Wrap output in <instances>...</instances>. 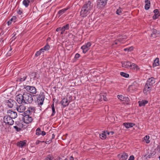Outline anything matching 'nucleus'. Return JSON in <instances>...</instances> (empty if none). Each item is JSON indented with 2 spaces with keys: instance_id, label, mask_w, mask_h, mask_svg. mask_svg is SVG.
<instances>
[{
  "instance_id": "obj_51",
  "label": "nucleus",
  "mask_w": 160,
  "mask_h": 160,
  "mask_svg": "<svg viewBox=\"0 0 160 160\" xmlns=\"http://www.w3.org/2000/svg\"><path fill=\"white\" fill-rule=\"evenodd\" d=\"M80 57V55L78 53H77L76 54L75 58H79Z\"/></svg>"
},
{
  "instance_id": "obj_48",
  "label": "nucleus",
  "mask_w": 160,
  "mask_h": 160,
  "mask_svg": "<svg viewBox=\"0 0 160 160\" xmlns=\"http://www.w3.org/2000/svg\"><path fill=\"white\" fill-rule=\"evenodd\" d=\"M17 12L18 14L21 15L22 13V11L20 9H19L17 10Z\"/></svg>"
},
{
  "instance_id": "obj_58",
  "label": "nucleus",
  "mask_w": 160,
  "mask_h": 160,
  "mask_svg": "<svg viewBox=\"0 0 160 160\" xmlns=\"http://www.w3.org/2000/svg\"><path fill=\"white\" fill-rule=\"evenodd\" d=\"M11 51V50H10L8 52V53L7 54V55L8 56H9L10 55V52Z\"/></svg>"
},
{
  "instance_id": "obj_19",
  "label": "nucleus",
  "mask_w": 160,
  "mask_h": 160,
  "mask_svg": "<svg viewBox=\"0 0 160 160\" xmlns=\"http://www.w3.org/2000/svg\"><path fill=\"white\" fill-rule=\"evenodd\" d=\"M158 35L157 30L154 29L152 30V33L151 34V37L153 38L157 37Z\"/></svg>"
},
{
  "instance_id": "obj_22",
  "label": "nucleus",
  "mask_w": 160,
  "mask_h": 160,
  "mask_svg": "<svg viewBox=\"0 0 160 160\" xmlns=\"http://www.w3.org/2000/svg\"><path fill=\"white\" fill-rule=\"evenodd\" d=\"M139 106L140 107L144 106L146 104L148 103V101L147 100H142V101H139L138 102Z\"/></svg>"
},
{
  "instance_id": "obj_32",
  "label": "nucleus",
  "mask_w": 160,
  "mask_h": 160,
  "mask_svg": "<svg viewBox=\"0 0 160 160\" xmlns=\"http://www.w3.org/2000/svg\"><path fill=\"white\" fill-rule=\"evenodd\" d=\"M62 31H65L66 30H68L69 29V24H67L66 25L62 27Z\"/></svg>"
},
{
  "instance_id": "obj_4",
  "label": "nucleus",
  "mask_w": 160,
  "mask_h": 160,
  "mask_svg": "<svg viewBox=\"0 0 160 160\" xmlns=\"http://www.w3.org/2000/svg\"><path fill=\"white\" fill-rule=\"evenodd\" d=\"M45 99V96L43 93H40L37 97V102L38 105H42L43 104Z\"/></svg>"
},
{
  "instance_id": "obj_7",
  "label": "nucleus",
  "mask_w": 160,
  "mask_h": 160,
  "mask_svg": "<svg viewBox=\"0 0 160 160\" xmlns=\"http://www.w3.org/2000/svg\"><path fill=\"white\" fill-rule=\"evenodd\" d=\"M91 45V43L88 42L86 44L81 47V49L84 53H85L90 49Z\"/></svg>"
},
{
  "instance_id": "obj_64",
  "label": "nucleus",
  "mask_w": 160,
  "mask_h": 160,
  "mask_svg": "<svg viewBox=\"0 0 160 160\" xmlns=\"http://www.w3.org/2000/svg\"><path fill=\"white\" fill-rule=\"evenodd\" d=\"M51 107H52V109L53 108H54V104L53 103L52 104Z\"/></svg>"
},
{
  "instance_id": "obj_17",
  "label": "nucleus",
  "mask_w": 160,
  "mask_h": 160,
  "mask_svg": "<svg viewBox=\"0 0 160 160\" xmlns=\"http://www.w3.org/2000/svg\"><path fill=\"white\" fill-rule=\"evenodd\" d=\"M155 81L154 78L152 77L149 78L148 80L147 81L146 83L147 84H148L149 85L152 86L153 84L154 83Z\"/></svg>"
},
{
  "instance_id": "obj_39",
  "label": "nucleus",
  "mask_w": 160,
  "mask_h": 160,
  "mask_svg": "<svg viewBox=\"0 0 160 160\" xmlns=\"http://www.w3.org/2000/svg\"><path fill=\"white\" fill-rule=\"evenodd\" d=\"M153 12L154 13V15H160L159 11L158 9H156L154 10Z\"/></svg>"
},
{
  "instance_id": "obj_14",
  "label": "nucleus",
  "mask_w": 160,
  "mask_h": 160,
  "mask_svg": "<svg viewBox=\"0 0 160 160\" xmlns=\"http://www.w3.org/2000/svg\"><path fill=\"white\" fill-rule=\"evenodd\" d=\"M70 101H68L67 98H64L61 101V103L64 107L68 106Z\"/></svg>"
},
{
  "instance_id": "obj_29",
  "label": "nucleus",
  "mask_w": 160,
  "mask_h": 160,
  "mask_svg": "<svg viewBox=\"0 0 160 160\" xmlns=\"http://www.w3.org/2000/svg\"><path fill=\"white\" fill-rule=\"evenodd\" d=\"M67 9H68L66 8H64L58 12V14L59 16H60L64 13Z\"/></svg>"
},
{
  "instance_id": "obj_50",
  "label": "nucleus",
  "mask_w": 160,
  "mask_h": 160,
  "mask_svg": "<svg viewBox=\"0 0 160 160\" xmlns=\"http://www.w3.org/2000/svg\"><path fill=\"white\" fill-rule=\"evenodd\" d=\"M60 30L62 31V27H60L57 28L56 30V31L57 32H58Z\"/></svg>"
},
{
  "instance_id": "obj_40",
  "label": "nucleus",
  "mask_w": 160,
  "mask_h": 160,
  "mask_svg": "<svg viewBox=\"0 0 160 160\" xmlns=\"http://www.w3.org/2000/svg\"><path fill=\"white\" fill-rule=\"evenodd\" d=\"M15 129L16 131L17 132H19L21 130V129L20 128H18L17 126H14L13 127Z\"/></svg>"
},
{
  "instance_id": "obj_60",
  "label": "nucleus",
  "mask_w": 160,
  "mask_h": 160,
  "mask_svg": "<svg viewBox=\"0 0 160 160\" xmlns=\"http://www.w3.org/2000/svg\"><path fill=\"white\" fill-rule=\"evenodd\" d=\"M114 133V132H110V135H112Z\"/></svg>"
},
{
  "instance_id": "obj_52",
  "label": "nucleus",
  "mask_w": 160,
  "mask_h": 160,
  "mask_svg": "<svg viewBox=\"0 0 160 160\" xmlns=\"http://www.w3.org/2000/svg\"><path fill=\"white\" fill-rule=\"evenodd\" d=\"M16 18L15 16H13L11 19L12 20V21H13V22H15L16 19Z\"/></svg>"
},
{
  "instance_id": "obj_15",
  "label": "nucleus",
  "mask_w": 160,
  "mask_h": 160,
  "mask_svg": "<svg viewBox=\"0 0 160 160\" xmlns=\"http://www.w3.org/2000/svg\"><path fill=\"white\" fill-rule=\"evenodd\" d=\"M118 98L121 101L125 102H128L129 100V98L128 97H124L122 95H118Z\"/></svg>"
},
{
  "instance_id": "obj_41",
  "label": "nucleus",
  "mask_w": 160,
  "mask_h": 160,
  "mask_svg": "<svg viewBox=\"0 0 160 160\" xmlns=\"http://www.w3.org/2000/svg\"><path fill=\"white\" fill-rule=\"evenodd\" d=\"M52 113L51 116H53L56 113L55 108H53L52 109Z\"/></svg>"
},
{
  "instance_id": "obj_9",
  "label": "nucleus",
  "mask_w": 160,
  "mask_h": 160,
  "mask_svg": "<svg viewBox=\"0 0 160 160\" xmlns=\"http://www.w3.org/2000/svg\"><path fill=\"white\" fill-rule=\"evenodd\" d=\"M108 0H98L97 4L98 8H103L106 5Z\"/></svg>"
},
{
  "instance_id": "obj_54",
  "label": "nucleus",
  "mask_w": 160,
  "mask_h": 160,
  "mask_svg": "<svg viewBox=\"0 0 160 160\" xmlns=\"http://www.w3.org/2000/svg\"><path fill=\"white\" fill-rule=\"evenodd\" d=\"M104 133H105L106 135V136L108 135H110V132H108L107 131H104Z\"/></svg>"
},
{
  "instance_id": "obj_18",
  "label": "nucleus",
  "mask_w": 160,
  "mask_h": 160,
  "mask_svg": "<svg viewBox=\"0 0 160 160\" xmlns=\"http://www.w3.org/2000/svg\"><path fill=\"white\" fill-rule=\"evenodd\" d=\"M26 145V142L25 141H20L17 143V145L19 147H22Z\"/></svg>"
},
{
  "instance_id": "obj_2",
  "label": "nucleus",
  "mask_w": 160,
  "mask_h": 160,
  "mask_svg": "<svg viewBox=\"0 0 160 160\" xmlns=\"http://www.w3.org/2000/svg\"><path fill=\"white\" fill-rule=\"evenodd\" d=\"M3 121L6 124L9 125H12L14 122L13 119L7 115L4 117Z\"/></svg>"
},
{
  "instance_id": "obj_44",
  "label": "nucleus",
  "mask_w": 160,
  "mask_h": 160,
  "mask_svg": "<svg viewBox=\"0 0 160 160\" xmlns=\"http://www.w3.org/2000/svg\"><path fill=\"white\" fill-rule=\"evenodd\" d=\"M159 16V15H154V16H153V18L154 19H156L158 18V17Z\"/></svg>"
},
{
  "instance_id": "obj_10",
  "label": "nucleus",
  "mask_w": 160,
  "mask_h": 160,
  "mask_svg": "<svg viewBox=\"0 0 160 160\" xmlns=\"http://www.w3.org/2000/svg\"><path fill=\"white\" fill-rule=\"evenodd\" d=\"M7 113L8 114L7 115L12 119L15 118L17 116V112L11 110H8Z\"/></svg>"
},
{
  "instance_id": "obj_62",
  "label": "nucleus",
  "mask_w": 160,
  "mask_h": 160,
  "mask_svg": "<svg viewBox=\"0 0 160 160\" xmlns=\"http://www.w3.org/2000/svg\"><path fill=\"white\" fill-rule=\"evenodd\" d=\"M124 51H129L128 48L124 49Z\"/></svg>"
},
{
  "instance_id": "obj_37",
  "label": "nucleus",
  "mask_w": 160,
  "mask_h": 160,
  "mask_svg": "<svg viewBox=\"0 0 160 160\" xmlns=\"http://www.w3.org/2000/svg\"><path fill=\"white\" fill-rule=\"evenodd\" d=\"M150 137H149V136H146L144 137V140L146 141V142L147 143H149V142H150V141H148V139H149Z\"/></svg>"
},
{
  "instance_id": "obj_53",
  "label": "nucleus",
  "mask_w": 160,
  "mask_h": 160,
  "mask_svg": "<svg viewBox=\"0 0 160 160\" xmlns=\"http://www.w3.org/2000/svg\"><path fill=\"white\" fill-rule=\"evenodd\" d=\"M104 95H103L102 94H101L100 95V99H99V100L100 101H102V99H103V97L102 96H104Z\"/></svg>"
},
{
  "instance_id": "obj_27",
  "label": "nucleus",
  "mask_w": 160,
  "mask_h": 160,
  "mask_svg": "<svg viewBox=\"0 0 160 160\" xmlns=\"http://www.w3.org/2000/svg\"><path fill=\"white\" fill-rule=\"evenodd\" d=\"M27 76H26V75H25L22 77H20L18 78L17 79V81H19V82H22L24 81L27 78Z\"/></svg>"
},
{
  "instance_id": "obj_34",
  "label": "nucleus",
  "mask_w": 160,
  "mask_h": 160,
  "mask_svg": "<svg viewBox=\"0 0 160 160\" xmlns=\"http://www.w3.org/2000/svg\"><path fill=\"white\" fill-rule=\"evenodd\" d=\"M120 75L124 77L125 78H128L129 77V75L128 74L125 73L123 72H120Z\"/></svg>"
},
{
  "instance_id": "obj_24",
  "label": "nucleus",
  "mask_w": 160,
  "mask_h": 160,
  "mask_svg": "<svg viewBox=\"0 0 160 160\" xmlns=\"http://www.w3.org/2000/svg\"><path fill=\"white\" fill-rule=\"evenodd\" d=\"M128 156L127 153L123 152L120 158V160H126L128 158Z\"/></svg>"
},
{
  "instance_id": "obj_23",
  "label": "nucleus",
  "mask_w": 160,
  "mask_h": 160,
  "mask_svg": "<svg viewBox=\"0 0 160 160\" xmlns=\"http://www.w3.org/2000/svg\"><path fill=\"white\" fill-rule=\"evenodd\" d=\"M159 65V58H157L154 60L153 63V67L158 66Z\"/></svg>"
},
{
  "instance_id": "obj_1",
  "label": "nucleus",
  "mask_w": 160,
  "mask_h": 160,
  "mask_svg": "<svg viewBox=\"0 0 160 160\" xmlns=\"http://www.w3.org/2000/svg\"><path fill=\"white\" fill-rule=\"evenodd\" d=\"M15 99L19 104L30 103L33 101L32 96L27 92H24L23 94H19L17 95Z\"/></svg>"
},
{
  "instance_id": "obj_42",
  "label": "nucleus",
  "mask_w": 160,
  "mask_h": 160,
  "mask_svg": "<svg viewBox=\"0 0 160 160\" xmlns=\"http://www.w3.org/2000/svg\"><path fill=\"white\" fill-rule=\"evenodd\" d=\"M121 12V10L120 9H117L116 12V13L118 15H120Z\"/></svg>"
},
{
  "instance_id": "obj_12",
  "label": "nucleus",
  "mask_w": 160,
  "mask_h": 160,
  "mask_svg": "<svg viewBox=\"0 0 160 160\" xmlns=\"http://www.w3.org/2000/svg\"><path fill=\"white\" fill-rule=\"evenodd\" d=\"M26 109V107L23 105H20L17 107V111L20 112H24Z\"/></svg>"
},
{
  "instance_id": "obj_3",
  "label": "nucleus",
  "mask_w": 160,
  "mask_h": 160,
  "mask_svg": "<svg viewBox=\"0 0 160 160\" xmlns=\"http://www.w3.org/2000/svg\"><path fill=\"white\" fill-rule=\"evenodd\" d=\"M24 88L27 91L33 94H36L37 92V89L36 88L32 86H24Z\"/></svg>"
},
{
  "instance_id": "obj_43",
  "label": "nucleus",
  "mask_w": 160,
  "mask_h": 160,
  "mask_svg": "<svg viewBox=\"0 0 160 160\" xmlns=\"http://www.w3.org/2000/svg\"><path fill=\"white\" fill-rule=\"evenodd\" d=\"M41 53V51L39 50L37 51L36 53L35 54V56L36 57H38L39 56Z\"/></svg>"
},
{
  "instance_id": "obj_33",
  "label": "nucleus",
  "mask_w": 160,
  "mask_h": 160,
  "mask_svg": "<svg viewBox=\"0 0 160 160\" xmlns=\"http://www.w3.org/2000/svg\"><path fill=\"white\" fill-rule=\"evenodd\" d=\"M100 137L102 139H105L106 137V135L105 133H104V131L101 134H100Z\"/></svg>"
},
{
  "instance_id": "obj_26",
  "label": "nucleus",
  "mask_w": 160,
  "mask_h": 160,
  "mask_svg": "<svg viewBox=\"0 0 160 160\" xmlns=\"http://www.w3.org/2000/svg\"><path fill=\"white\" fill-rule=\"evenodd\" d=\"M145 3H146V4L145 6V8L146 10H148L150 8V2L148 0H145Z\"/></svg>"
},
{
  "instance_id": "obj_63",
  "label": "nucleus",
  "mask_w": 160,
  "mask_h": 160,
  "mask_svg": "<svg viewBox=\"0 0 160 160\" xmlns=\"http://www.w3.org/2000/svg\"><path fill=\"white\" fill-rule=\"evenodd\" d=\"M69 160H73V158L72 156L70 157Z\"/></svg>"
},
{
  "instance_id": "obj_5",
  "label": "nucleus",
  "mask_w": 160,
  "mask_h": 160,
  "mask_svg": "<svg viewBox=\"0 0 160 160\" xmlns=\"http://www.w3.org/2000/svg\"><path fill=\"white\" fill-rule=\"evenodd\" d=\"M90 12L82 6L80 12V15L82 17H86L90 13Z\"/></svg>"
},
{
  "instance_id": "obj_30",
  "label": "nucleus",
  "mask_w": 160,
  "mask_h": 160,
  "mask_svg": "<svg viewBox=\"0 0 160 160\" xmlns=\"http://www.w3.org/2000/svg\"><path fill=\"white\" fill-rule=\"evenodd\" d=\"M29 2V0H24L23 2V4L27 7L28 6Z\"/></svg>"
},
{
  "instance_id": "obj_36",
  "label": "nucleus",
  "mask_w": 160,
  "mask_h": 160,
  "mask_svg": "<svg viewBox=\"0 0 160 160\" xmlns=\"http://www.w3.org/2000/svg\"><path fill=\"white\" fill-rule=\"evenodd\" d=\"M41 131L40 128H38L36 130V134L38 135H40L41 134Z\"/></svg>"
},
{
  "instance_id": "obj_16",
  "label": "nucleus",
  "mask_w": 160,
  "mask_h": 160,
  "mask_svg": "<svg viewBox=\"0 0 160 160\" xmlns=\"http://www.w3.org/2000/svg\"><path fill=\"white\" fill-rule=\"evenodd\" d=\"M131 62L128 61H123L122 62V66L123 67L129 68Z\"/></svg>"
},
{
  "instance_id": "obj_11",
  "label": "nucleus",
  "mask_w": 160,
  "mask_h": 160,
  "mask_svg": "<svg viewBox=\"0 0 160 160\" xmlns=\"http://www.w3.org/2000/svg\"><path fill=\"white\" fill-rule=\"evenodd\" d=\"M32 120L31 117L29 116L28 114L25 115L23 118V122L26 123H29L31 122Z\"/></svg>"
},
{
  "instance_id": "obj_56",
  "label": "nucleus",
  "mask_w": 160,
  "mask_h": 160,
  "mask_svg": "<svg viewBox=\"0 0 160 160\" xmlns=\"http://www.w3.org/2000/svg\"><path fill=\"white\" fill-rule=\"evenodd\" d=\"M41 132H42V136H44V135H46V132L45 131H42Z\"/></svg>"
},
{
  "instance_id": "obj_47",
  "label": "nucleus",
  "mask_w": 160,
  "mask_h": 160,
  "mask_svg": "<svg viewBox=\"0 0 160 160\" xmlns=\"http://www.w3.org/2000/svg\"><path fill=\"white\" fill-rule=\"evenodd\" d=\"M134 158L133 156L132 155L130 157L129 159L128 160H134Z\"/></svg>"
},
{
  "instance_id": "obj_25",
  "label": "nucleus",
  "mask_w": 160,
  "mask_h": 160,
  "mask_svg": "<svg viewBox=\"0 0 160 160\" xmlns=\"http://www.w3.org/2000/svg\"><path fill=\"white\" fill-rule=\"evenodd\" d=\"M129 68L133 70H137L138 68V66L134 63H131L130 66Z\"/></svg>"
},
{
  "instance_id": "obj_61",
  "label": "nucleus",
  "mask_w": 160,
  "mask_h": 160,
  "mask_svg": "<svg viewBox=\"0 0 160 160\" xmlns=\"http://www.w3.org/2000/svg\"><path fill=\"white\" fill-rule=\"evenodd\" d=\"M54 138H55V135H54V134H53L52 135V139H54Z\"/></svg>"
},
{
  "instance_id": "obj_35",
  "label": "nucleus",
  "mask_w": 160,
  "mask_h": 160,
  "mask_svg": "<svg viewBox=\"0 0 160 160\" xmlns=\"http://www.w3.org/2000/svg\"><path fill=\"white\" fill-rule=\"evenodd\" d=\"M53 158L50 155H49L45 158L44 160H52Z\"/></svg>"
},
{
  "instance_id": "obj_31",
  "label": "nucleus",
  "mask_w": 160,
  "mask_h": 160,
  "mask_svg": "<svg viewBox=\"0 0 160 160\" xmlns=\"http://www.w3.org/2000/svg\"><path fill=\"white\" fill-rule=\"evenodd\" d=\"M50 48V46L47 44L43 48L41 49V50H44L45 51H48Z\"/></svg>"
},
{
  "instance_id": "obj_59",
  "label": "nucleus",
  "mask_w": 160,
  "mask_h": 160,
  "mask_svg": "<svg viewBox=\"0 0 160 160\" xmlns=\"http://www.w3.org/2000/svg\"><path fill=\"white\" fill-rule=\"evenodd\" d=\"M13 35L12 37V38H13L14 39H15L16 38V37H15L16 34H14V33H13Z\"/></svg>"
},
{
  "instance_id": "obj_21",
  "label": "nucleus",
  "mask_w": 160,
  "mask_h": 160,
  "mask_svg": "<svg viewBox=\"0 0 160 160\" xmlns=\"http://www.w3.org/2000/svg\"><path fill=\"white\" fill-rule=\"evenodd\" d=\"M152 88V86H149L148 84H147V83H146L145 86V88L144 90V92H146L147 91H149L151 90Z\"/></svg>"
},
{
  "instance_id": "obj_13",
  "label": "nucleus",
  "mask_w": 160,
  "mask_h": 160,
  "mask_svg": "<svg viewBox=\"0 0 160 160\" xmlns=\"http://www.w3.org/2000/svg\"><path fill=\"white\" fill-rule=\"evenodd\" d=\"M35 111V108L32 106H30L28 108V109L25 112L26 114H31L34 113Z\"/></svg>"
},
{
  "instance_id": "obj_20",
  "label": "nucleus",
  "mask_w": 160,
  "mask_h": 160,
  "mask_svg": "<svg viewBox=\"0 0 160 160\" xmlns=\"http://www.w3.org/2000/svg\"><path fill=\"white\" fill-rule=\"evenodd\" d=\"M123 125L127 128H128L132 127L134 125V124L132 123H124Z\"/></svg>"
},
{
  "instance_id": "obj_8",
  "label": "nucleus",
  "mask_w": 160,
  "mask_h": 160,
  "mask_svg": "<svg viewBox=\"0 0 160 160\" xmlns=\"http://www.w3.org/2000/svg\"><path fill=\"white\" fill-rule=\"evenodd\" d=\"M5 102L6 104L10 108H12L14 105H15L17 104L15 101L11 99L6 100Z\"/></svg>"
},
{
  "instance_id": "obj_46",
  "label": "nucleus",
  "mask_w": 160,
  "mask_h": 160,
  "mask_svg": "<svg viewBox=\"0 0 160 160\" xmlns=\"http://www.w3.org/2000/svg\"><path fill=\"white\" fill-rule=\"evenodd\" d=\"M12 21V20L11 18L9 21L7 23L8 24V25H9L11 24Z\"/></svg>"
},
{
  "instance_id": "obj_6",
  "label": "nucleus",
  "mask_w": 160,
  "mask_h": 160,
  "mask_svg": "<svg viewBox=\"0 0 160 160\" xmlns=\"http://www.w3.org/2000/svg\"><path fill=\"white\" fill-rule=\"evenodd\" d=\"M93 6V4L90 1H88L85 2V4L83 6V7L90 11L92 9Z\"/></svg>"
},
{
  "instance_id": "obj_49",
  "label": "nucleus",
  "mask_w": 160,
  "mask_h": 160,
  "mask_svg": "<svg viewBox=\"0 0 160 160\" xmlns=\"http://www.w3.org/2000/svg\"><path fill=\"white\" fill-rule=\"evenodd\" d=\"M44 142V141H43L42 142L39 140H37L36 142V144L38 145V144H39L40 142Z\"/></svg>"
},
{
  "instance_id": "obj_55",
  "label": "nucleus",
  "mask_w": 160,
  "mask_h": 160,
  "mask_svg": "<svg viewBox=\"0 0 160 160\" xmlns=\"http://www.w3.org/2000/svg\"><path fill=\"white\" fill-rule=\"evenodd\" d=\"M128 50L129 51H132L133 50V47H131L129 48H128Z\"/></svg>"
},
{
  "instance_id": "obj_28",
  "label": "nucleus",
  "mask_w": 160,
  "mask_h": 160,
  "mask_svg": "<svg viewBox=\"0 0 160 160\" xmlns=\"http://www.w3.org/2000/svg\"><path fill=\"white\" fill-rule=\"evenodd\" d=\"M38 74L36 72H33L30 75L31 78L35 79L36 78H38Z\"/></svg>"
},
{
  "instance_id": "obj_45",
  "label": "nucleus",
  "mask_w": 160,
  "mask_h": 160,
  "mask_svg": "<svg viewBox=\"0 0 160 160\" xmlns=\"http://www.w3.org/2000/svg\"><path fill=\"white\" fill-rule=\"evenodd\" d=\"M103 97V99L104 101H107L108 99L106 97V95L105 94H104V96H102Z\"/></svg>"
},
{
  "instance_id": "obj_38",
  "label": "nucleus",
  "mask_w": 160,
  "mask_h": 160,
  "mask_svg": "<svg viewBox=\"0 0 160 160\" xmlns=\"http://www.w3.org/2000/svg\"><path fill=\"white\" fill-rule=\"evenodd\" d=\"M125 38H120L119 39H117L116 40V41L114 42V44H118V42H121L122 41V39H125Z\"/></svg>"
},
{
  "instance_id": "obj_57",
  "label": "nucleus",
  "mask_w": 160,
  "mask_h": 160,
  "mask_svg": "<svg viewBox=\"0 0 160 160\" xmlns=\"http://www.w3.org/2000/svg\"><path fill=\"white\" fill-rule=\"evenodd\" d=\"M55 160H68L67 159H65L64 160H62L60 158H58L56 159Z\"/></svg>"
}]
</instances>
